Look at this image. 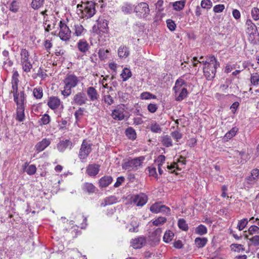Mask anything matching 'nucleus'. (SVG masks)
I'll list each match as a JSON object with an SVG mask.
<instances>
[{"instance_id": "nucleus-1", "label": "nucleus", "mask_w": 259, "mask_h": 259, "mask_svg": "<svg viewBox=\"0 0 259 259\" xmlns=\"http://www.w3.org/2000/svg\"><path fill=\"white\" fill-rule=\"evenodd\" d=\"M95 3L93 1L81 2L77 5V12L80 17L83 19H89L96 13Z\"/></svg>"}, {"instance_id": "nucleus-2", "label": "nucleus", "mask_w": 259, "mask_h": 259, "mask_svg": "<svg viewBox=\"0 0 259 259\" xmlns=\"http://www.w3.org/2000/svg\"><path fill=\"white\" fill-rule=\"evenodd\" d=\"M204 67H203L204 75L207 80H211L215 76L216 70L219 63L214 56H209L205 62L202 61Z\"/></svg>"}, {"instance_id": "nucleus-3", "label": "nucleus", "mask_w": 259, "mask_h": 259, "mask_svg": "<svg viewBox=\"0 0 259 259\" xmlns=\"http://www.w3.org/2000/svg\"><path fill=\"white\" fill-rule=\"evenodd\" d=\"M78 78L74 74H68L64 80L65 84L62 94L68 97L71 94V89L75 88L79 83Z\"/></svg>"}, {"instance_id": "nucleus-4", "label": "nucleus", "mask_w": 259, "mask_h": 259, "mask_svg": "<svg viewBox=\"0 0 259 259\" xmlns=\"http://www.w3.org/2000/svg\"><path fill=\"white\" fill-rule=\"evenodd\" d=\"M21 64L23 70L26 72H29L32 68V64L31 63L29 56V53L25 49H22L20 52Z\"/></svg>"}, {"instance_id": "nucleus-5", "label": "nucleus", "mask_w": 259, "mask_h": 259, "mask_svg": "<svg viewBox=\"0 0 259 259\" xmlns=\"http://www.w3.org/2000/svg\"><path fill=\"white\" fill-rule=\"evenodd\" d=\"M144 157L140 156L127 161H125L122 164V169L127 170L128 171L138 169V167L141 165Z\"/></svg>"}, {"instance_id": "nucleus-6", "label": "nucleus", "mask_w": 259, "mask_h": 259, "mask_svg": "<svg viewBox=\"0 0 259 259\" xmlns=\"http://www.w3.org/2000/svg\"><path fill=\"white\" fill-rule=\"evenodd\" d=\"M59 26V37L63 41H68L71 38V31L66 24L63 21H60Z\"/></svg>"}, {"instance_id": "nucleus-7", "label": "nucleus", "mask_w": 259, "mask_h": 259, "mask_svg": "<svg viewBox=\"0 0 259 259\" xmlns=\"http://www.w3.org/2000/svg\"><path fill=\"white\" fill-rule=\"evenodd\" d=\"M92 144L86 140L83 141L78 154V157L80 160H84L88 157L92 151Z\"/></svg>"}, {"instance_id": "nucleus-8", "label": "nucleus", "mask_w": 259, "mask_h": 259, "mask_svg": "<svg viewBox=\"0 0 259 259\" xmlns=\"http://www.w3.org/2000/svg\"><path fill=\"white\" fill-rule=\"evenodd\" d=\"M150 10L148 5L144 2L139 3L134 8V12L140 17H144L149 13Z\"/></svg>"}, {"instance_id": "nucleus-9", "label": "nucleus", "mask_w": 259, "mask_h": 259, "mask_svg": "<svg viewBox=\"0 0 259 259\" xmlns=\"http://www.w3.org/2000/svg\"><path fill=\"white\" fill-rule=\"evenodd\" d=\"M148 201V197L144 193L135 195L132 197V201L138 206H144Z\"/></svg>"}, {"instance_id": "nucleus-10", "label": "nucleus", "mask_w": 259, "mask_h": 259, "mask_svg": "<svg viewBox=\"0 0 259 259\" xmlns=\"http://www.w3.org/2000/svg\"><path fill=\"white\" fill-rule=\"evenodd\" d=\"M259 177V170L257 168L251 170L250 174L245 178L246 183L251 186L254 185L258 180Z\"/></svg>"}, {"instance_id": "nucleus-11", "label": "nucleus", "mask_w": 259, "mask_h": 259, "mask_svg": "<svg viewBox=\"0 0 259 259\" xmlns=\"http://www.w3.org/2000/svg\"><path fill=\"white\" fill-rule=\"evenodd\" d=\"M88 98L86 95L83 92H78L73 98V102L74 104L79 106L86 104Z\"/></svg>"}, {"instance_id": "nucleus-12", "label": "nucleus", "mask_w": 259, "mask_h": 259, "mask_svg": "<svg viewBox=\"0 0 259 259\" xmlns=\"http://www.w3.org/2000/svg\"><path fill=\"white\" fill-rule=\"evenodd\" d=\"M14 101L17 104V107H24L26 101V96L23 91L14 95Z\"/></svg>"}, {"instance_id": "nucleus-13", "label": "nucleus", "mask_w": 259, "mask_h": 259, "mask_svg": "<svg viewBox=\"0 0 259 259\" xmlns=\"http://www.w3.org/2000/svg\"><path fill=\"white\" fill-rule=\"evenodd\" d=\"M131 245L135 249L141 248L146 243V240L144 237H139L133 239L131 241Z\"/></svg>"}, {"instance_id": "nucleus-14", "label": "nucleus", "mask_w": 259, "mask_h": 259, "mask_svg": "<svg viewBox=\"0 0 259 259\" xmlns=\"http://www.w3.org/2000/svg\"><path fill=\"white\" fill-rule=\"evenodd\" d=\"M125 110L121 107H117L112 113V116L114 119L121 120L124 118Z\"/></svg>"}, {"instance_id": "nucleus-15", "label": "nucleus", "mask_w": 259, "mask_h": 259, "mask_svg": "<svg viewBox=\"0 0 259 259\" xmlns=\"http://www.w3.org/2000/svg\"><path fill=\"white\" fill-rule=\"evenodd\" d=\"M60 103V100L58 98L52 96L49 98L47 105L51 109L54 110L59 107Z\"/></svg>"}, {"instance_id": "nucleus-16", "label": "nucleus", "mask_w": 259, "mask_h": 259, "mask_svg": "<svg viewBox=\"0 0 259 259\" xmlns=\"http://www.w3.org/2000/svg\"><path fill=\"white\" fill-rule=\"evenodd\" d=\"M77 48L81 53L85 54L90 49V45L85 39H80L77 43Z\"/></svg>"}, {"instance_id": "nucleus-17", "label": "nucleus", "mask_w": 259, "mask_h": 259, "mask_svg": "<svg viewBox=\"0 0 259 259\" xmlns=\"http://www.w3.org/2000/svg\"><path fill=\"white\" fill-rule=\"evenodd\" d=\"M51 144V140L49 139H43L40 142L37 143L35 148L36 150L39 152L44 150Z\"/></svg>"}, {"instance_id": "nucleus-18", "label": "nucleus", "mask_w": 259, "mask_h": 259, "mask_svg": "<svg viewBox=\"0 0 259 259\" xmlns=\"http://www.w3.org/2000/svg\"><path fill=\"white\" fill-rule=\"evenodd\" d=\"M87 94L91 101L97 100L99 97L97 91L93 87L87 88Z\"/></svg>"}, {"instance_id": "nucleus-19", "label": "nucleus", "mask_w": 259, "mask_h": 259, "mask_svg": "<svg viewBox=\"0 0 259 259\" xmlns=\"http://www.w3.org/2000/svg\"><path fill=\"white\" fill-rule=\"evenodd\" d=\"M186 87V81L184 79L180 78L176 80L173 90L175 93H178V92L181 91L183 90V89H187Z\"/></svg>"}, {"instance_id": "nucleus-20", "label": "nucleus", "mask_w": 259, "mask_h": 259, "mask_svg": "<svg viewBox=\"0 0 259 259\" xmlns=\"http://www.w3.org/2000/svg\"><path fill=\"white\" fill-rule=\"evenodd\" d=\"M99 165L96 164H90L87 168V174L90 176H95L99 171Z\"/></svg>"}, {"instance_id": "nucleus-21", "label": "nucleus", "mask_w": 259, "mask_h": 259, "mask_svg": "<svg viewBox=\"0 0 259 259\" xmlns=\"http://www.w3.org/2000/svg\"><path fill=\"white\" fill-rule=\"evenodd\" d=\"M113 179L111 176H105L102 177L99 181V187L105 188L108 186L112 182Z\"/></svg>"}, {"instance_id": "nucleus-22", "label": "nucleus", "mask_w": 259, "mask_h": 259, "mask_svg": "<svg viewBox=\"0 0 259 259\" xmlns=\"http://www.w3.org/2000/svg\"><path fill=\"white\" fill-rule=\"evenodd\" d=\"M72 146V142L68 140L65 141H61L57 145V148L60 152H63L67 147L71 148Z\"/></svg>"}, {"instance_id": "nucleus-23", "label": "nucleus", "mask_w": 259, "mask_h": 259, "mask_svg": "<svg viewBox=\"0 0 259 259\" xmlns=\"http://www.w3.org/2000/svg\"><path fill=\"white\" fill-rule=\"evenodd\" d=\"M118 56L120 58H125L130 54L128 48L125 46H121L117 51Z\"/></svg>"}, {"instance_id": "nucleus-24", "label": "nucleus", "mask_w": 259, "mask_h": 259, "mask_svg": "<svg viewBox=\"0 0 259 259\" xmlns=\"http://www.w3.org/2000/svg\"><path fill=\"white\" fill-rule=\"evenodd\" d=\"M247 27L246 29V32L249 35L254 34L257 30L256 27L251 20H247L246 22Z\"/></svg>"}, {"instance_id": "nucleus-25", "label": "nucleus", "mask_w": 259, "mask_h": 259, "mask_svg": "<svg viewBox=\"0 0 259 259\" xmlns=\"http://www.w3.org/2000/svg\"><path fill=\"white\" fill-rule=\"evenodd\" d=\"M162 230L161 228L156 229L152 234L151 236V240L153 242L154 245L158 242L160 240Z\"/></svg>"}, {"instance_id": "nucleus-26", "label": "nucleus", "mask_w": 259, "mask_h": 259, "mask_svg": "<svg viewBox=\"0 0 259 259\" xmlns=\"http://www.w3.org/2000/svg\"><path fill=\"white\" fill-rule=\"evenodd\" d=\"M82 189L84 192L89 194L93 193L96 191L95 186L93 184L90 183H84L82 186Z\"/></svg>"}, {"instance_id": "nucleus-27", "label": "nucleus", "mask_w": 259, "mask_h": 259, "mask_svg": "<svg viewBox=\"0 0 259 259\" xmlns=\"http://www.w3.org/2000/svg\"><path fill=\"white\" fill-rule=\"evenodd\" d=\"M188 95L187 89H183L181 91L175 93V99L177 101H181L184 100Z\"/></svg>"}, {"instance_id": "nucleus-28", "label": "nucleus", "mask_w": 259, "mask_h": 259, "mask_svg": "<svg viewBox=\"0 0 259 259\" xmlns=\"http://www.w3.org/2000/svg\"><path fill=\"white\" fill-rule=\"evenodd\" d=\"M118 200L115 196H111L106 198L101 204V206H105L107 205H111L117 202Z\"/></svg>"}, {"instance_id": "nucleus-29", "label": "nucleus", "mask_w": 259, "mask_h": 259, "mask_svg": "<svg viewBox=\"0 0 259 259\" xmlns=\"http://www.w3.org/2000/svg\"><path fill=\"white\" fill-rule=\"evenodd\" d=\"M24 106L17 107V116L16 120L19 121H23L24 120Z\"/></svg>"}, {"instance_id": "nucleus-30", "label": "nucleus", "mask_w": 259, "mask_h": 259, "mask_svg": "<svg viewBox=\"0 0 259 259\" xmlns=\"http://www.w3.org/2000/svg\"><path fill=\"white\" fill-rule=\"evenodd\" d=\"M73 30H74L73 34L77 36L81 35L84 31L83 27L80 24H75Z\"/></svg>"}, {"instance_id": "nucleus-31", "label": "nucleus", "mask_w": 259, "mask_h": 259, "mask_svg": "<svg viewBox=\"0 0 259 259\" xmlns=\"http://www.w3.org/2000/svg\"><path fill=\"white\" fill-rule=\"evenodd\" d=\"M135 7V6L131 4L125 3L122 6L121 10L125 14H131L134 12Z\"/></svg>"}, {"instance_id": "nucleus-32", "label": "nucleus", "mask_w": 259, "mask_h": 259, "mask_svg": "<svg viewBox=\"0 0 259 259\" xmlns=\"http://www.w3.org/2000/svg\"><path fill=\"white\" fill-rule=\"evenodd\" d=\"M139 222L137 218H133L131 222L130 226L132 227L129 228V231L131 232H137L138 231V227Z\"/></svg>"}, {"instance_id": "nucleus-33", "label": "nucleus", "mask_w": 259, "mask_h": 259, "mask_svg": "<svg viewBox=\"0 0 259 259\" xmlns=\"http://www.w3.org/2000/svg\"><path fill=\"white\" fill-rule=\"evenodd\" d=\"M207 239L205 237H197L195 239V243L198 248L203 247L207 242Z\"/></svg>"}, {"instance_id": "nucleus-34", "label": "nucleus", "mask_w": 259, "mask_h": 259, "mask_svg": "<svg viewBox=\"0 0 259 259\" xmlns=\"http://www.w3.org/2000/svg\"><path fill=\"white\" fill-rule=\"evenodd\" d=\"M161 143L166 147L172 146V142L170 136L165 135L161 137Z\"/></svg>"}, {"instance_id": "nucleus-35", "label": "nucleus", "mask_w": 259, "mask_h": 259, "mask_svg": "<svg viewBox=\"0 0 259 259\" xmlns=\"http://www.w3.org/2000/svg\"><path fill=\"white\" fill-rule=\"evenodd\" d=\"M108 24L106 20L99 21L98 23V28L99 31L105 32L107 31Z\"/></svg>"}, {"instance_id": "nucleus-36", "label": "nucleus", "mask_w": 259, "mask_h": 259, "mask_svg": "<svg viewBox=\"0 0 259 259\" xmlns=\"http://www.w3.org/2000/svg\"><path fill=\"white\" fill-rule=\"evenodd\" d=\"M33 94L37 99H40L43 96V91L41 87H37L33 89Z\"/></svg>"}, {"instance_id": "nucleus-37", "label": "nucleus", "mask_w": 259, "mask_h": 259, "mask_svg": "<svg viewBox=\"0 0 259 259\" xmlns=\"http://www.w3.org/2000/svg\"><path fill=\"white\" fill-rule=\"evenodd\" d=\"M174 236L173 232L170 230H168L164 233L163 240L165 242L168 243L172 240Z\"/></svg>"}, {"instance_id": "nucleus-38", "label": "nucleus", "mask_w": 259, "mask_h": 259, "mask_svg": "<svg viewBox=\"0 0 259 259\" xmlns=\"http://www.w3.org/2000/svg\"><path fill=\"white\" fill-rule=\"evenodd\" d=\"M185 4V1H180L174 3L172 6L175 10L180 11L184 8Z\"/></svg>"}, {"instance_id": "nucleus-39", "label": "nucleus", "mask_w": 259, "mask_h": 259, "mask_svg": "<svg viewBox=\"0 0 259 259\" xmlns=\"http://www.w3.org/2000/svg\"><path fill=\"white\" fill-rule=\"evenodd\" d=\"M122 78L123 81L127 80L132 76V73L130 69L125 68L123 69L120 75Z\"/></svg>"}, {"instance_id": "nucleus-40", "label": "nucleus", "mask_w": 259, "mask_h": 259, "mask_svg": "<svg viewBox=\"0 0 259 259\" xmlns=\"http://www.w3.org/2000/svg\"><path fill=\"white\" fill-rule=\"evenodd\" d=\"M125 134L127 137L131 139L135 140L136 138V134L134 129L132 127L127 128L125 131Z\"/></svg>"}, {"instance_id": "nucleus-41", "label": "nucleus", "mask_w": 259, "mask_h": 259, "mask_svg": "<svg viewBox=\"0 0 259 259\" xmlns=\"http://www.w3.org/2000/svg\"><path fill=\"white\" fill-rule=\"evenodd\" d=\"M45 0H32L31 6L34 10H37L43 6Z\"/></svg>"}, {"instance_id": "nucleus-42", "label": "nucleus", "mask_w": 259, "mask_h": 259, "mask_svg": "<svg viewBox=\"0 0 259 259\" xmlns=\"http://www.w3.org/2000/svg\"><path fill=\"white\" fill-rule=\"evenodd\" d=\"M195 233L199 235H203L207 233V228L203 225H199L195 229Z\"/></svg>"}, {"instance_id": "nucleus-43", "label": "nucleus", "mask_w": 259, "mask_h": 259, "mask_svg": "<svg viewBox=\"0 0 259 259\" xmlns=\"http://www.w3.org/2000/svg\"><path fill=\"white\" fill-rule=\"evenodd\" d=\"M9 9L11 12L17 13L19 9V3L16 1H13L10 4Z\"/></svg>"}, {"instance_id": "nucleus-44", "label": "nucleus", "mask_w": 259, "mask_h": 259, "mask_svg": "<svg viewBox=\"0 0 259 259\" xmlns=\"http://www.w3.org/2000/svg\"><path fill=\"white\" fill-rule=\"evenodd\" d=\"M150 130L153 133H160L162 131L159 124L157 123L155 121H153L151 123Z\"/></svg>"}, {"instance_id": "nucleus-45", "label": "nucleus", "mask_w": 259, "mask_h": 259, "mask_svg": "<svg viewBox=\"0 0 259 259\" xmlns=\"http://www.w3.org/2000/svg\"><path fill=\"white\" fill-rule=\"evenodd\" d=\"M166 221V219L165 217H160L157 219L152 221V224L154 226H158L164 224Z\"/></svg>"}, {"instance_id": "nucleus-46", "label": "nucleus", "mask_w": 259, "mask_h": 259, "mask_svg": "<svg viewBox=\"0 0 259 259\" xmlns=\"http://www.w3.org/2000/svg\"><path fill=\"white\" fill-rule=\"evenodd\" d=\"M161 204L160 203H155L150 207V210L155 213H159L160 211V206Z\"/></svg>"}, {"instance_id": "nucleus-47", "label": "nucleus", "mask_w": 259, "mask_h": 259, "mask_svg": "<svg viewBox=\"0 0 259 259\" xmlns=\"http://www.w3.org/2000/svg\"><path fill=\"white\" fill-rule=\"evenodd\" d=\"M230 247L232 251L236 252H239L241 250H243V245L239 244L233 243Z\"/></svg>"}, {"instance_id": "nucleus-48", "label": "nucleus", "mask_w": 259, "mask_h": 259, "mask_svg": "<svg viewBox=\"0 0 259 259\" xmlns=\"http://www.w3.org/2000/svg\"><path fill=\"white\" fill-rule=\"evenodd\" d=\"M178 225L179 227L184 231H187L188 230V225L187 224L185 220L183 219H180L178 221Z\"/></svg>"}, {"instance_id": "nucleus-49", "label": "nucleus", "mask_w": 259, "mask_h": 259, "mask_svg": "<svg viewBox=\"0 0 259 259\" xmlns=\"http://www.w3.org/2000/svg\"><path fill=\"white\" fill-rule=\"evenodd\" d=\"M50 122V117L48 114H45L40 118L39 122L40 125H46Z\"/></svg>"}, {"instance_id": "nucleus-50", "label": "nucleus", "mask_w": 259, "mask_h": 259, "mask_svg": "<svg viewBox=\"0 0 259 259\" xmlns=\"http://www.w3.org/2000/svg\"><path fill=\"white\" fill-rule=\"evenodd\" d=\"M36 167L35 165L31 164L28 166V168L25 170V172L29 175H33L36 171Z\"/></svg>"}, {"instance_id": "nucleus-51", "label": "nucleus", "mask_w": 259, "mask_h": 259, "mask_svg": "<svg viewBox=\"0 0 259 259\" xmlns=\"http://www.w3.org/2000/svg\"><path fill=\"white\" fill-rule=\"evenodd\" d=\"M236 132V131L235 129L232 128L231 130L226 134L224 137V140L228 141V140L231 139L233 136L235 135Z\"/></svg>"}, {"instance_id": "nucleus-52", "label": "nucleus", "mask_w": 259, "mask_h": 259, "mask_svg": "<svg viewBox=\"0 0 259 259\" xmlns=\"http://www.w3.org/2000/svg\"><path fill=\"white\" fill-rule=\"evenodd\" d=\"M49 22L50 21L46 20V22L44 23V28L45 31L47 32H49L50 30L53 29L55 26V22L53 23L52 25L50 24Z\"/></svg>"}, {"instance_id": "nucleus-53", "label": "nucleus", "mask_w": 259, "mask_h": 259, "mask_svg": "<svg viewBox=\"0 0 259 259\" xmlns=\"http://www.w3.org/2000/svg\"><path fill=\"white\" fill-rule=\"evenodd\" d=\"M212 5V2L210 0H203L201 3V6L204 9H210Z\"/></svg>"}, {"instance_id": "nucleus-54", "label": "nucleus", "mask_w": 259, "mask_h": 259, "mask_svg": "<svg viewBox=\"0 0 259 259\" xmlns=\"http://www.w3.org/2000/svg\"><path fill=\"white\" fill-rule=\"evenodd\" d=\"M250 81L252 84H257L259 81V75L257 73H253L251 76Z\"/></svg>"}, {"instance_id": "nucleus-55", "label": "nucleus", "mask_w": 259, "mask_h": 259, "mask_svg": "<svg viewBox=\"0 0 259 259\" xmlns=\"http://www.w3.org/2000/svg\"><path fill=\"white\" fill-rule=\"evenodd\" d=\"M167 26L170 31H174L176 29V25L171 19L166 21Z\"/></svg>"}, {"instance_id": "nucleus-56", "label": "nucleus", "mask_w": 259, "mask_h": 259, "mask_svg": "<svg viewBox=\"0 0 259 259\" xmlns=\"http://www.w3.org/2000/svg\"><path fill=\"white\" fill-rule=\"evenodd\" d=\"M252 17L255 20L259 19V9L256 8H254L251 11Z\"/></svg>"}, {"instance_id": "nucleus-57", "label": "nucleus", "mask_w": 259, "mask_h": 259, "mask_svg": "<svg viewBox=\"0 0 259 259\" xmlns=\"http://www.w3.org/2000/svg\"><path fill=\"white\" fill-rule=\"evenodd\" d=\"M149 171V176L150 177H154L158 179L157 174L156 173V168L154 167H149L148 168Z\"/></svg>"}, {"instance_id": "nucleus-58", "label": "nucleus", "mask_w": 259, "mask_h": 259, "mask_svg": "<svg viewBox=\"0 0 259 259\" xmlns=\"http://www.w3.org/2000/svg\"><path fill=\"white\" fill-rule=\"evenodd\" d=\"M104 101L105 103L109 105L112 104L114 103L113 98L109 95H105L104 97Z\"/></svg>"}, {"instance_id": "nucleus-59", "label": "nucleus", "mask_w": 259, "mask_h": 259, "mask_svg": "<svg viewBox=\"0 0 259 259\" xmlns=\"http://www.w3.org/2000/svg\"><path fill=\"white\" fill-rule=\"evenodd\" d=\"M157 109L158 107L155 104L150 103L147 106L148 110L152 113H155L157 111Z\"/></svg>"}, {"instance_id": "nucleus-60", "label": "nucleus", "mask_w": 259, "mask_h": 259, "mask_svg": "<svg viewBox=\"0 0 259 259\" xmlns=\"http://www.w3.org/2000/svg\"><path fill=\"white\" fill-rule=\"evenodd\" d=\"M225 9V6L222 4H219L215 5L213 9V11L215 13H221L223 12V11Z\"/></svg>"}, {"instance_id": "nucleus-61", "label": "nucleus", "mask_w": 259, "mask_h": 259, "mask_svg": "<svg viewBox=\"0 0 259 259\" xmlns=\"http://www.w3.org/2000/svg\"><path fill=\"white\" fill-rule=\"evenodd\" d=\"M37 76H39L42 78H45L47 77V74L44 72L40 68H39L36 75H33V77L35 78Z\"/></svg>"}, {"instance_id": "nucleus-62", "label": "nucleus", "mask_w": 259, "mask_h": 259, "mask_svg": "<svg viewBox=\"0 0 259 259\" xmlns=\"http://www.w3.org/2000/svg\"><path fill=\"white\" fill-rule=\"evenodd\" d=\"M171 136L178 142L182 138V134L178 131H176L171 133Z\"/></svg>"}, {"instance_id": "nucleus-63", "label": "nucleus", "mask_w": 259, "mask_h": 259, "mask_svg": "<svg viewBox=\"0 0 259 259\" xmlns=\"http://www.w3.org/2000/svg\"><path fill=\"white\" fill-rule=\"evenodd\" d=\"M170 209L169 207H167L166 206H165L164 205H161L160 212L168 215L170 214Z\"/></svg>"}, {"instance_id": "nucleus-64", "label": "nucleus", "mask_w": 259, "mask_h": 259, "mask_svg": "<svg viewBox=\"0 0 259 259\" xmlns=\"http://www.w3.org/2000/svg\"><path fill=\"white\" fill-rule=\"evenodd\" d=\"M249 241L251 242V243L255 246L258 245L259 244V236H254L249 239Z\"/></svg>"}]
</instances>
